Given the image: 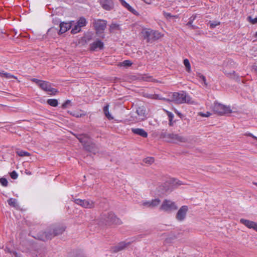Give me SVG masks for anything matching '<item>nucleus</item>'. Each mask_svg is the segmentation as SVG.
Wrapping results in <instances>:
<instances>
[{"instance_id":"1","label":"nucleus","mask_w":257,"mask_h":257,"mask_svg":"<svg viewBox=\"0 0 257 257\" xmlns=\"http://www.w3.org/2000/svg\"><path fill=\"white\" fill-rule=\"evenodd\" d=\"M161 99V100H164L167 101L174 102L178 104L184 103H187L189 104L194 103V101L192 100V98L184 91L170 93L169 98Z\"/></svg>"},{"instance_id":"2","label":"nucleus","mask_w":257,"mask_h":257,"mask_svg":"<svg viewBox=\"0 0 257 257\" xmlns=\"http://www.w3.org/2000/svg\"><path fill=\"white\" fill-rule=\"evenodd\" d=\"M161 136L169 143L179 144L188 142V139L187 137L176 134L165 132L162 133Z\"/></svg>"},{"instance_id":"3","label":"nucleus","mask_w":257,"mask_h":257,"mask_svg":"<svg viewBox=\"0 0 257 257\" xmlns=\"http://www.w3.org/2000/svg\"><path fill=\"white\" fill-rule=\"evenodd\" d=\"M65 230V227L64 226H58L53 229V232L51 231L49 232H42L41 234L37 235V237H35L40 240L45 241L48 239H50L55 236L61 234Z\"/></svg>"},{"instance_id":"4","label":"nucleus","mask_w":257,"mask_h":257,"mask_svg":"<svg viewBox=\"0 0 257 257\" xmlns=\"http://www.w3.org/2000/svg\"><path fill=\"white\" fill-rule=\"evenodd\" d=\"M78 140L83 144L85 149L89 152L95 153L96 145L93 143L87 134H79L77 136Z\"/></svg>"},{"instance_id":"5","label":"nucleus","mask_w":257,"mask_h":257,"mask_svg":"<svg viewBox=\"0 0 257 257\" xmlns=\"http://www.w3.org/2000/svg\"><path fill=\"white\" fill-rule=\"evenodd\" d=\"M101 219L105 224H120L121 221L111 212L103 213Z\"/></svg>"},{"instance_id":"6","label":"nucleus","mask_w":257,"mask_h":257,"mask_svg":"<svg viewBox=\"0 0 257 257\" xmlns=\"http://www.w3.org/2000/svg\"><path fill=\"white\" fill-rule=\"evenodd\" d=\"M212 109L215 113L220 115L230 113L231 112V110L229 107L218 102H214L212 107Z\"/></svg>"},{"instance_id":"7","label":"nucleus","mask_w":257,"mask_h":257,"mask_svg":"<svg viewBox=\"0 0 257 257\" xmlns=\"http://www.w3.org/2000/svg\"><path fill=\"white\" fill-rule=\"evenodd\" d=\"M162 35L158 31L146 29V40L148 42H153L161 38Z\"/></svg>"},{"instance_id":"8","label":"nucleus","mask_w":257,"mask_h":257,"mask_svg":"<svg viewBox=\"0 0 257 257\" xmlns=\"http://www.w3.org/2000/svg\"><path fill=\"white\" fill-rule=\"evenodd\" d=\"M177 208V206L175 202L170 200H165L160 207V210L166 212H171Z\"/></svg>"},{"instance_id":"9","label":"nucleus","mask_w":257,"mask_h":257,"mask_svg":"<svg viewBox=\"0 0 257 257\" xmlns=\"http://www.w3.org/2000/svg\"><path fill=\"white\" fill-rule=\"evenodd\" d=\"M106 21L101 19L94 20L93 23V26L96 31V33H102L106 27Z\"/></svg>"},{"instance_id":"10","label":"nucleus","mask_w":257,"mask_h":257,"mask_svg":"<svg viewBox=\"0 0 257 257\" xmlns=\"http://www.w3.org/2000/svg\"><path fill=\"white\" fill-rule=\"evenodd\" d=\"M43 90L49 92L50 95H55L58 90L51 87V83L49 82L42 81L39 86Z\"/></svg>"},{"instance_id":"11","label":"nucleus","mask_w":257,"mask_h":257,"mask_svg":"<svg viewBox=\"0 0 257 257\" xmlns=\"http://www.w3.org/2000/svg\"><path fill=\"white\" fill-rule=\"evenodd\" d=\"M74 202L77 205L85 208H92L94 207V202L89 200L76 199Z\"/></svg>"},{"instance_id":"12","label":"nucleus","mask_w":257,"mask_h":257,"mask_svg":"<svg viewBox=\"0 0 257 257\" xmlns=\"http://www.w3.org/2000/svg\"><path fill=\"white\" fill-rule=\"evenodd\" d=\"M188 211V207L187 206H182L178 211L176 218L180 221H183L186 217Z\"/></svg>"},{"instance_id":"13","label":"nucleus","mask_w":257,"mask_h":257,"mask_svg":"<svg viewBox=\"0 0 257 257\" xmlns=\"http://www.w3.org/2000/svg\"><path fill=\"white\" fill-rule=\"evenodd\" d=\"M130 244V242L127 241H122L119 242L117 245L112 247L111 248V251L112 252H117L118 251H120L126 247H127L128 246H129Z\"/></svg>"},{"instance_id":"14","label":"nucleus","mask_w":257,"mask_h":257,"mask_svg":"<svg viewBox=\"0 0 257 257\" xmlns=\"http://www.w3.org/2000/svg\"><path fill=\"white\" fill-rule=\"evenodd\" d=\"M100 4L102 8L106 11H111L114 8L113 0H100Z\"/></svg>"},{"instance_id":"15","label":"nucleus","mask_w":257,"mask_h":257,"mask_svg":"<svg viewBox=\"0 0 257 257\" xmlns=\"http://www.w3.org/2000/svg\"><path fill=\"white\" fill-rule=\"evenodd\" d=\"M240 222L244 225L247 228L253 229L257 231V223L254 221L241 218L240 219Z\"/></svg>"},{"instance_id":"16","label":"nucleus","mask_w":257,"mask_h":257,"mask_svg":"<svg viewBox=\"0 0 257 257\" xmlns=\"http://www.w3.org/2000/svg\"><path fill=\"white\" fill-rule=\"evenodd\" d=\"M103 43L99 40H97L90 45V49L92 51H96L97 49L101 50L103 48Z\"/></svg>"},{"instance_id":"17","label":"nucleus","mask_w":257,"mask_h":257,"mask_svg":"<svg viewBox=\"0 0 257 257\" xmlns=\"http://www.w3.org/2000/svg\"><path fill=\"white\" fill-rule=\"evenodd\" d=\"M160 203V200L159 199H155L151 201L146 202V207L153 208L158 206Z\"/></svg>"},{"instance_id":"18","label":"nucleus","mask_w":257,"mask_h":257,"mask_svg":"<svg viewBox=\"0 0 257 257\" xmlns=\"http://www.w3.org/2000/svg\"><path fill=\"white\" fill-rule=\"evenodd\" d=\"M60 30L59 33L63 34L66 32L70 28V25L68 23H61L59 26Z\"/></svg>"},{"instance_id":"19","label":"nucleus","mask_w":257,"mask_h":257,"mask_svg":"<svg viewBox=\"0 0 257 257\" xmlns=\"http://www.w3.org/2000/svg\"><path fill=\"white\" fill-rule=\"evenodd\" d=\"M132 132L136 135L145 137V130L139 128H132L131 129Z\"/></svg>"},{"instance_id":"20","label":"nucleus","mask_w":257,"mask_h":257,"mask_svg":"<svg viewBox=\"0 0 257 257\" xmlns=\"http://www.w3.org/2000/svg\"><path fill=\"white\" fill-rule=\"evenodd\" d=\"M109 108V105L107 104L105 105L103 108V111L105 114V115L106 117H107L109 119H111L113 118V117L111 116L109 112L108 111Z\"/></svg>"},{"instance_id":"21","label":"nucleus","mask_w":257,"mask_h":257,"mask_svg":"<svg viewBox=\"0 0 257 257\" xmlns=\"http://www.w3.org/2000/svg\"><path fill=\"white\" fill-rule=\"evenodd\" d=\"M133 63L128 60H126L123 61L122 62L119 63L118 66H123L124 67H128L131 66L132 65Z\"/></svg>"},{"instance_id":"22","label":"nucleus","mask_w":257,"mask_h":257,"mask_svg":"<svg viewBox=\"0 0 257 257\" xmlns=\"http://www.w3.org/2000/svg\"><path fill=\"white\" fill-rule=\"evenodd\" d=\"M47 102L49 105L53 107H56L58 104L57 100L55 99H49Z\"/></svg>"},{"instance_id":"23","label":"nucleus","mask_w":257,"mask_h":257,"mask_svg":"<svg viewBox=\"0 0 257 257\" xmlns=\"http://www.w3.org/2000/svg\"><path fill=\"white\" fill-rule=\"evenodd\" d=\"M16 153L20 157L29 156L30 155V154L29 152L20 150H18L16 151Z\"/></svg>"},{"instance_id":"24","label":"nucleus","mask_w":257,"mask_h":257,"mask_svg":"<svg viewBox=\"0 0 257 257\" xmlns=\"http://www.w3.org/2000/svg\"><path fill=\"white\" fill-rule=\"evenodd\" d=\"M81 27L85 26L87 24V21L84 17H81L77 23Z\"/></svg>"},{"instance_id":"25","label":"nucleus","mask_w":257,"mask_h":257,"mask_svg":"<svg viewBox=\"0 0 257 257\" xmlns=\"http://www.w3.org/2000/svg\"><path fill=\"white\" fill-rule=\"evenodd\" d=\"M8 204L14 207H16L17 205V201L16 199L14 198H10L8 200Z\"/></svg>"},{"instance_id":"26","label":"nucleus","mask_w":257,"mask_h":257,"mask_svg":"<svg viewBox=\"0 0 257 257\" xmlns=\"http://www.w3.org/2000/svg\"><path fill=\"white\" fill-rule=\"evenodd\" d=\"M81 27L78 25V24L77 23L76 25L74 26V27L72 28L71 30V33L72 34H76L81 30Z\"/></svg>"},{"instance_id":"27","label":"nucleus","mask_w":257,"mask_h":257,"mask_svg":"<svg viewBox=\"0 0 257 257\" xmlns=\"http://www.w3.org/2000/svg\"><path fill=\"white\" fill-rule=\"evenodd\" d=\"M6 252L10 253L12 256H16L19 254L16 251L11 250L10 248L6 247L5 249Z\"/></svg>"},{"instance_id":"28","label":"nucleus","mask_w":257,"mask_h":257,"mask_svg":"<svg viewBox=\"0 0 257 257\" xmlns=\"http://www.w3.org/2000/svg\"><path fill=\"white\" fill-rule=\"evenodd\" d=\"M197 77H198V79H199V80L200 81L204 83L205 85H207V84H206V78H205V77L204 76H203V75H202L200 73H199L197 75Z\"/></svg>"},{"instance_id":"29","label":"nucleus","mask_w":257,"mask_h":257,"mask_svg":"<svg viewBox=\"0 0 257 257\" xmlns=\"http://www.w3.org/2000/svg\"><path fill=\"white\" fill-rule=\"evenodd\" d=\"M210 27L212 29L215 28L217 26L220 25V22L218 21H210L209 22Z\"/></svg>"},{"instance_id":"30","label":"nucleus","mask_w":257,"mask_h":257,"mask_svg":"<svg viewBox=\"0 0 257 257\" xmlns=\"http://www.w3.org/2000/svg\"><path fill=\"white\" fill-rule=\"evenodd\" d=\"M184 64L186 68L187 71L189 72L190 71L191 67L189 60L187 59H185L184 60Z\"/></svg>"},{"instance_id":"31","label":"nucleus","mask_w":257,"mask_h":257,"mask_svg":"<svg viewBox=\"0 0 257 257\" xmlns=\"http://www.w3.org/2000/svg\"><path fill=\"white\" fill-rule=\"evenodd\" d=\"M3 74V77H5L7 79H11V78H15V79H17V77H15V76L11 74L10 73H6V72H4V74Z\"/></svg>"},{"instance_id":"32","label":"nucleus","mask_w":257,"mask_h":257,"mask_svg":"<svg viewBox=\"0 0 257 257\" xmlns=\"http://www.w3.org/2000/svg\"><path fill=\"white\" fill-rule=\"evenodd\" d=\"M171 183L173 185L176 186H179V185H181L182 184V183H181V182L180 181L176 179H172Z\"/></svg>"},{"instance_id":"33","label":"nucleus","mask_w":257,"mask_h":257,"mask_svg":"<svg viewBox=\"0 0 257 257\" xmlns=\"http://www.w3.org/2000/svg\"><path fill=\"white\" fill-rule=\"evenodd\" d=\"M0 183L4 187H7L8 184L7 180L5 178H0Z\"/></svg>"},{"instance_id":"34","label":"nucleus","mask_w":257,"mask_h":257,"mask_svg":"<svg viewBox=\"0 0 257 257\" xmlns=\"http://www.w3.org/2000/svg\"><path fill=\"white\" fill-rule=\"evenodd\" d=\"M124 7L134 14H137L136 11L134 10L131 6H130L129 4H127V5H126Z\"/></svg>"},{"instance_id":"35","label":"nucleus","mask_w":257,"mask_h":257,"mask_svg":"<svg viewBox=\"0 0 257 257\" xmlns=\"http://www.w3.org/2000/svg\"><path fill=\"white\" fill-rule=\"evenodd\" d=\"M124 7L134 14H137L136 11L134 10L131 6H130L129 4H127V5H126Z\"/></svg>"},{"instance_id":"36","label":"nucleus","mask_w":257,"mask_h":257,"mask_svg":"<svg viewBox=\"0 0 257 257\" xmlns=\"http://www.w3.org/2000/svg\"><path fill=\"white\" fill-rule=\"evenodd\" d=\"M137 112L138 114L140 116H144L145 115V111L141 107H139L137 109Z\"/></svg>"},{"instance_id":"37","label":"nucleus","mask_w":257,"mask_h":257,"mask_svg":"<svg viewBox=\"0 0 257 257\" xmlns=\"http://www.w3.org/2000/svg\"><path fill=\"white\" fill-rule=\"evenodd\" d=\"M154 159L152 157L146 158V164L151 165L154 162Z\"/></svg>"},{"instance_id":"38","label":"nucleus","mask_w":257,"mask_h":257,"mask_svg":"<svg viewBox=\"0 0 257 257\" xmlns=\"http://www.w3.org/2000/svg\"><path fill=\"white\" fill-rule=\"evenodd\" d=\"M247 20L251 24H254L257 23V17L255 18H252L250 16H249L247 17Z\"/></svg>"},{"instance_id":"39","label":"nucleus","mask_w":257,"mask_h":257,"mask_svg":"<svg viewBox=\"0 0 257 257\" xmlns=\"http://www.w3.org/2000/svg\"><path fill=\"white\" fill-rule=\"evenodd\" d=\"M198 115L201 116H202V117H207L211 115V113L208 111L206 112V113H203V112H200L198 113Z\"/></svg>"},{"instance_id":"40","label":"nucleus","mask_w":257,"mask_h":257,"mask_svg":"<svg viewBox=\"0 0 257 257\" xmlns=\"http://www.w3.org/2000/svg\"><path fill=\"white\" fill-rule=\"evenodd\" d=\"M11 177L13 179H16L18 178V174L15 171H13L10 174Z\"/></svg>"},{"instance_id":"41","label":"nucleus","mask_w":257,"mask_h":257,"mask_svg":"<svg viewBox=\"0 0 257 257\" xmlns=\"http://www.w3.org/2000/svg\"><path fill=\"white\" fill-rule=\"evenodd\" d=\"M146 97L150 98H155V99H161L160 98H164L163 97H159L158 95H152V94H149V95L146 94Z\"/></svg>"},{"instance_id":"42","label":"nucleus","mask_w":257,"mask_h":257,"mask_svg":"<svg viewBox=\"0 0 257 257\" xmlns=\"http://www.w3.org/2000/svg\"><path fill=\"white\" fill-rule=\"evenodd\" d=\"M71 102V101L69 100H66L62 105V108L63 109H65L68 107V105L70 104Z\"/></svg>"},{"instance_id":"43","label":"nucleus","mask_w":257,"mask_h":257,"mask_svg":"<svg viewBox=\"0 0 257 257\" xmlns=\"http://www.w3.org/2000/svg\"><path fill=\"white\" fill-rule=\"evenodd\" d=\"M194 20V18H193V19H192V18H191L190 19L189 21L187 24V26H190L192 27V28L193 29H196V28L195 26H193L192 25V22H193Z\"/></svg>"},{"instance_id":"44","label":"nucleus","mask_w":257,"mask_h":257,"mask_svg":"<svg viewBox=\"0 0 257 257\" xmlns=\"http://www.w3.org/2000/svg\"><path fill=\"white\" fill-rule=\"evenodd\" d=\"M31 81L32 82L36 83L39 86H40V83H42V81L43 80H39V79H37L36 78H33L31 79Z\"/></svg>"},{"instance_id":"45","label":"nucleus","mask_w":257,"mask_h":257,"mask_svg":"<svg viewBox=\"0 0 257 257\" xmlns=\"http://www.w3.org/2000/svg\"><path fill=\"white\" fill-rule=\"evenodd\" d=\"M156 80L153 79L151 76H146V81H152V82H155Z\"/></svg>"},{"instance_id":"46","label":"nucleus","mask_w":257,"mask_h":257,"mask_svg":"<svg viewBox=\"0 0 257 257\" xmlns=\"http://www.w3.org/2000/svg\"><path fill=\"white\" fill-rule=\"evenodd\" d=\"M168 116L170 118V124L171 125V120L173 117V114L171 112L168 113Z\"/></svg>"},{"instance_id":"47","label":"nucleus","mask_w":257,"mask_h":257,"mask_svg":"<svg viewBox=\"0 0 257 257\" xmlns=\"http://www.w3.org/2000/svg\"><path fill=\"white\" fill-rule=\"evenodd\" d=\"M119 2H120L121 4L122 5V6H123L124 7L127 5V3L124 1V0H119Z\"/></svg>"},{"instance_id":"48","label":"nucleus","mask_w":257,"mask_h":257,"mask_svg":"<svg viewBox=\"0 0 257 257\" xmlns=\"http://www.w3.org/2000/svg\"><path fill=\"white\" fill-rule=\"evenodd\" d=\"M252 70L257 74V66H254Z\"/></svg>"},{"instance_id":"49","label":"nucleus","mask_w":257,"mask_h":257,"mask_svg":"<svg viewBox=\"0 0 257 257\" xmlns=\"http://www.w3.org/2000/svg\"><path fill=\"white\" fill-rule=\"evenodd\" d=\"M248 136H249L250 137H251L252 138L257 140V137H256L255 136H253L252 134L249 133V134H248Z\"/></svg>"},{"instance_id":"50","label":"nucleus","mask_w":257,"mask_h":257,"mask_svg":"<svg viewBox=\"0 0 257 257\" xmlns=\"http://www.w3.org/2000/svg\"><path fill=\"white\" fill-rule=\"evenodd\" d=\"M165 16L167 17H172L171 14H169V13H166L165 14Z\"/></svg>"},{"instance_id":"51","label":"nucleus","mask_w":257,"mask_h":257,"mask_svg":"<svg viewBox=\"0 0 257 257\" xmlns=\"http://www.w3.org/2000/svg\"><path fill=\"white\" fill-rule=\"evenodd\" d=\"M4 71H0V76L3 77V74H4Z\"/></svg>"},{"instance_id":"52","label":"nucleus","mask_w":257,"mask_h":257,"mask_svg":"<svg viewBox=\"0 0 257 257\" xmlns=\"http://www.w3.org/2000/svg\"><path fill=\"white\" fill-rule=\"evenodd\" d=\"M0 32H1V33H2V34H5V32L4 30H3V29H0Z\"/></svg>"},{"instance_id":"53","label":"nucleus","mask_w":257,"mask_h":257,"mask_svg":"<svg viewBox=\"0 0 257 257\" xmlns=\"http://www.w3.org/2000/svg\"><path fill=\"white\" fill-rule=\"evenodd\" d=\"M16 257H21L20 254H18V256H16Z\"/></svg>"},{"instance_id":"54","label":"nucleus","mask_w":257,"mask_h":257,"mask_svg":"<svg viewBox=\"0 0 257 257\" xmlns=\"http://www.w3.org/2000/svg\"><path fill=\"white\" fill-rule=\"evenodd\" d=\"M253 184L257 186V183H254Z\"/></svg>"},{"instance_id":"55","label":"nucleus","mask_w":257,"mask_h":257,"mask_svg":"<svg viewBox=\"0 0 257 257\" xmlns=\"http://www.w3.org/2000/svg\"><path fill=\"white\" fill-rule=\"evenodd\" d=\"M255 36L257 37V32L255 33Z\"/></svg>"},{"instance_id":"56","label":"nucleus","mask_w":257,"mask_h":257,"mask_svg":"<svg viewBox=\"0 0 257 257\" xmlns=\"http://www.w3.org/2000/svg\"><path fill=\"white\" fill-rule=\"evenodd\" d=\"M145 135H146V137H147V133H146Z\"/></svg>"}]
</instances>
